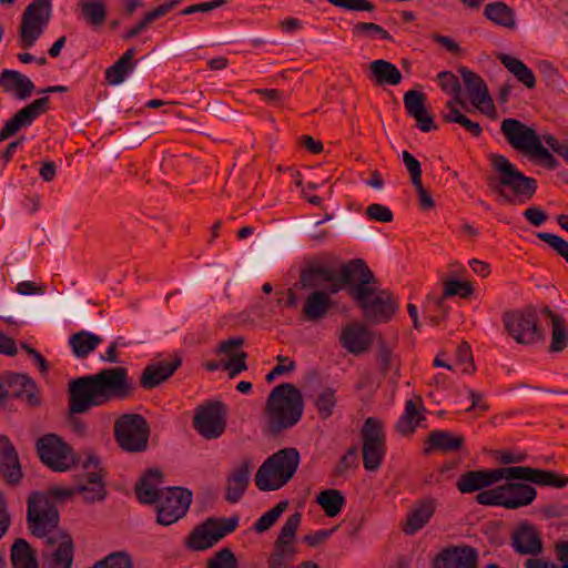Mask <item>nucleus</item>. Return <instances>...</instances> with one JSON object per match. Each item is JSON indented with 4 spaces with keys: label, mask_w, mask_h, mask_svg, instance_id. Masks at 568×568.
<instances>
[{
    "label": "nucleus",
    "mask_w": 568,
    "mask_h": 568,
    "mask_svg": "<svg viewBox=\"0 0 568 568\" xmlns=\"http://www.w3.org/2000/svg\"><path fill=\"white\" fill-rule=\"evenodd\" d=\"M247 353L240 351L230 356L223 364V369L229 372V377L234 378L240 373L247 369L246 364Z\"/></svg>",
    "instance_id": "obj_58"
},
{
    "label": "nucleus",
    "mask_w": 568,
    "mask_h": 568,
    "mask_svg": "<svg viewBox=\"0 0 568 568\" xmlns=\"http://www.w3.org/2000/svg\"><path fill=\"white\" fill-rule=\"evenodd\" d=\"M358 447L352 446L343 455L338 463L334 466L332 476L334 478H347V474L351 470H355L358 467Z\"/></svg>",
    "instance_id": "obj_49"
},
{
    "label": "nucleus",
    "mask_w": 568,
    "mask_h": 568,
    "mask_svg": "<svg viewBox=\"0 0 568 568\" xmlns=\"http://www.w3.org/2000/svg\"><path fill=\"white\" fill-rule=\"evenodd\" d=\"M510 480H524L541 487L564 488L568 485V476L555 470L532 468L529 466H510Z\"/></svg>",
    "instance_id": "obj_19"
},
{
    "label": "nucleus",
    "mask_w": 568,
    "mask_h": 568,
    "mask_svg": "<svg viewBox=\"0 0 568 568\" xmlns=\"http://www.w3.org/2000/svg\"><path fill=\"white\" fill-rule=\"evenodd\" d=\"M304 398L301 390L292 383H282L268 394L263 432L276 437L300 423L304 413Z\"/></svg>",
    "instance_id": "obj_2"
},
{
    "label": "nucleus",
    "mask_w": 568,
    "mask_h": 568,
    "mask_svg": "<svg viewBox=\"0 0 568 568\" xmlns=\"http://www.w3.org/2000/svg\"><path fill=\"white\" fill-rule=\"evenodd\" d=\"M288 506L287 500L280 501L273 508L263 514L254 524V529L256 532H265L267 531L281 517V515L285 511Z\"/></svg>",
    "instance_id": "obj_52"
},
{
    "label": "nucleus",
    "mask_w": 568,
    "mask_h": 568,
    "mask_svg": "<svg viewBox=\"0 0 568 568\" xmlns=\"http://www.w3.org/2000/svg\"><path fill=\"white\" fill-rule=\"evenodd\" d=\"M568 345V327L565 325V321L551 326V343L549 345V352L559 353L564 351Z\"/></svg>",
    "instance_id": "obj_56"
},
{
    "label": "nucleus",
    "mask_w": 568,
    "mask_h": 568,
    "mask_svg": "<svg viewBox=\"0 0 568 568\" xmlns=\"http://www.w3.org/2000/svg\"><path fill=\"white\" fill-rule=\"evenodd\" d=\"M78 8L83 21L91 28H101L106 20L108 10L104 0H79Z\"/></svg>",
    "instance_id": "obj_38"
},
{
    "label": "nucleus",
    "mask_w": 568,
    "mask_h": 568,
    "mask_svg": "<svg viewBox=\"0 0 568 568\" xmlns=\"http://www.w3.org/2000/svg\"><path fill=\"white\" fill-rule=\"evenodd\" d=\"M369 71L377 85H397L403 79L397 67L383 59L371 62Z\"/></svg>",
    "instance_id": "obj_40"
},
{
    "label": "nucleus",
    "mask_w": 568,
    "mask_h": 568,
    "mask_svg": "<svg viewBox=\"0 0 568 568\" xmlns=\"http://www.w3.org/2000/svg\"><path fill=\"white\" fill-rule=\"evenodd\" d=\"M0 475L8 486H18L23 471L18 452L7 435H0Z\"/></svg>",
    "instance_id": "obj_21"
},
{
    "label": "nucleus",
    "mask_w": 568,
    "mask_h": 568,
    "mask_svg": "<svg viewBox=\"0 0 568 568\" xmlns=\"http://www.w3.org/2000/svg\"><path fill=\"white\" fill-rule=\"evenodd\" d=\"M363 442V465L368 471L377 470L386 453L383 424L375 417H368L361 429Z\"/></svg>",
    "instance_id": "obj_9"
},
{
    "label": "nucleus",
    "mask_w": 568,
    "mask_h": 568,
    "mask_svg": "<svg viewBox=\"0 0 568 568\" xmlns=\"http://www.w3.org/2000/svg\"><path fill=\"white\" fill-rule=\"evenodd\" d=\"M192 491L184 487L162 489V497L156 503V524L170 526L184 517L192 504Z\"/></svg>",
    "instance_id": "obj_10"
},
{
    "label": "nucleus",
    "mask_w": 568,
    "mask_h": 568,
    "mask_svg": "<svg viewBox=\"0 0 568 568\" xmlns=\"http://www.w3.org/2000/svg\"><path fill=\"white\" fill-rule=\"evenodd\" d=\"M237 526V516L230 518L209 517L191 531L186 539V547L196 551L206 550L226 535L233 532Z\"/></svg>",
    "instance_id": "obj_8"
},
{
    "label": "nucleus",
    "mask_w": 568,
    "mask_h": 568,
    "mask_svg": "<svg viewBox=\"0 0 568 568\" xmlns=\"http://www.w3.org/2000/svg\"><path fill=\"white\" fill-rule=\"evenodd\" d=\"M27 504V526L32 536L48 540L60 530L58 507L48 495L33 491L29 495Z\"/></svg>",
    "instance_id": "obj_4"
},
{
    "label": "nucleus",
    "mask_w": 568,
    "mask_h": 568,
    "mask_svg": "<svg viewBox=\"0 0 568 568\" xmlns=\"http://www.w3.org/2000/svg\"><path fill=\"white\" fill-rule=\"evenodd\" d=\"M464 444L463 435L453 434L448 430H433L425 439L423 454L428 456L435 452L454 453L460 450Z\"/></svg>",
    "instance_id": "obj_29"
},
{
    "label": "nucleus",
    "mask_w": 568,
    "mask_h": 568,
    "mask_svg": "<svg viewBox=\"0 0 568 568\" xmlns=\"http://www.w3.org/2000/svg\"><path fill=\"white\" fill-rule=\"evenodd\" d=\"M91 568H133V561L125 551H116L95 562Z\"/></svg>",
    "instance_id": "obj_55"
},
{
    "label": "nucleus",
    "mask_w": 568,
    "mask_h": 568,
    "mask_svg": "<svg viewBox=\"0 0 568 568\" xmlns=\"http://www.w3.org/2000/svg\"><path fill=\"white\" fill-rule=\"evenodd\" d=\"M334 278V268L317 263H311L301 270L300 285L302 288L318 290L326 281H333Z\"/></svg>",
    "instance_id": "obj_37"
},
{
    "label": "nucleus",
    "mask_w": 568,
    "mask_h": 568,
    "mask_svg": "<svg viewBox=\"0 0 568 568\" xmlns=\"http://www.w3.org/2000/svg\"><path fill=\"white\" fill-rule=\"evenodd\" d=\"M12 568H39L36 552L30 544L18 538L11 547Z\"/></svg>",
    "instance_id": "obj_44"
},
{
    "label": "nucleus",
    "mask_w": 568,
    "mask_h": 568,
    "mask_svg": "<svg viewBox=\"0 0 568 568\" xmlns=\"http://www.w3.org/2000/svg\"><path fill=\"white\" fill-rule=\"evenodd\" d=\"M424 409L420 396H416L415 399H408L405 404L404 414L396 423V430L402 435L413 434L424 419Z\"/></svg>",
    "instance_id": "obj_36"
},
{
    "label": "nucleus",
    "mask_w": 568,
    "mask_h": 568,
    "mask_svg": "<svg viewBox=\"0 0 568 568\" xmlns=\"http://www.w3.org/2000/svg\"><path fill=\"white\" fill-rule=\"evenodd\" d=\"M101 343V336L88 331H80L69 338V345L78 358H87Z\"/></svg>",
    "instance_id": "obj_43"
},
{
    "label": "nucleus",
    "mask_w": 568,
    "mask_h": 568,
    "mask_svg": "<svg viewBox=\"0 0 568 568\" xmlns=\"http://www.w3.org/2000/svg\"><path fill=\"white\" fill-rule=\"evenodd\" d=\"M115 443L126 453H142L149 447L150 426L140 414H123L113 425Z\"/></svg>",
    "instance_id": "obj_5"
},
{
    "label": "nucleus",
    "mask_w": 568,
    "mask_h": 568,
    "mask_svg": "<svg viewBox=\"0 0 568 568\" xmlns=\"http://www.w3.org/2000/svg\"><path fill=\"white\" fill-rule=\"evenodd\" d=\"M437 78H438L440 88L445 92L454 95L457 103H463L459 98L462 87H460L458 78L450 71L439 72Z\"/></svg>",
    "instance_id": "obj_57"
},
{
    "label": "nucleus",
    "mask_w": 568,
    "mask_h": 568,
    "mask_svg": "<svg viewBox=\"0 0 568 568\" xmlns=\"http://www.w3.org/2000/svg\"><path fill=\"white\" fill-rule=\"evenodd\" d=\"M296 554L297 549L295 545L274 542L273 551L267 560L268 568H288L295 560Z\"/></svg>",
    "instance_id": "obj_47"
},
{
    "label": "nucleus",
    "mask_w": 568,
    "mask_h": 568,
    "mask_svg": "<svg viewBox=\"0 0 568 568\" xmlns=\"http://www.w3.org/2000/svg\"><path fill=\"white\" fill-rule=\"evenodd\" d=\"M301 456L296 448L288 447L277 450L264 460L263 471L275 470L285 486L295 475Z\"/></svg>",
    "instance_id": "obj_23"
},
{
    "label": "nucleus",
    "mask_w": 568,
    "mask_h": 568,
    "mask_svg": "<svg viewBox=\"0 0 568 568\" xmlns=\"http://www.w3.org/2000/svg\"><path fill=\"white\" fill-rule=\"evenodd\" d=\"M36 449L40 460L53 471H68L79 463L72 447L53 433L40 437Z\"/></svg>",
    "instance_id": "obj_7"
},
{
    "label": "nucleus",
    "mask_w": 568,
    "mask_h": 568,
    "mask_svg": "<svg viewBox=\"0 0 568 568\" xmlns=\"http://www.w3.org/2000/svg\"><path fill=\"white\" fill-rule=\"evenodd\" d=\"M544 519H567L568 518V504L554 501L544 505L539 509Z\"/></svg>",
    "instance_id": "obj_63"
},
{
    "label": "nucleus",
    "mask_w": 568,
    "mask_h": 568,
    "mask_svg": "<svg viewBox=\"0 0 568 568\" xmlns=\"http://www.w3.org/2000/svg\"><path fill=\"white\" fill-rule=\"evenodd\" d=\"M445 296L459 295L463 298H467L473 292L474 287L470 282L450 280L444 284Z\"/></svg>",
    "instance_id": "obj_62"
},
{
    "label": "nucleus",
    "mask_w": 568,
    "mask_h": 568,
    "mask_svg": "<svg viewBox=\"0 0 568 568\" xmlns=\"http://www.w3.org/2000/svg\"><path fill=\"white\" fill-rule=\"evenodd\" d=\"M404 106L412 118L416 120L417 128L423 132L437 130L434 116L426 110V95L422 91L409 90L404 94Z\"/></svg>",
    "instance_id": "obj_26"
},
{
    "label": "nucleus",
    "mask_w": 568,
    "mask_h": 568,
    "mask_svg": "<svg viewBox=\"0 0 568 568\" xmlns=\"http://www.w3.org/2000/svg\"><path fill=\"white\" fill-rule=\"evenodd\" d=\"M43 568H72L74 541L67 530H58L44 540Z\"/></svg>",
    "instance_id": "obj_14"
},
{
    "label": "nucleus",
    "mask_w": 568,
    "mask_h": 568,
    "mask_svg": "<svg viewBox=\"0 0 568 568\" xmlns=\"http://www.w3.org/2000/svg\"><path fill=\"white\" fill-rule=\"evenodd\" d=\"M352 36L358 39H375L376 37H379L383 40L394 41L388 31L374 22H357L352 28Z\"/></svg>",
    "instance_id": "obj_50"
},
{
    "label": "nucleus",
    "mask_w": 568,
    "mask_h": 568,
    "mask_svg": "<svg viewBox=\"0 0 568 568\" xmlns=\"http://www.w3.org/2000/svg\"><path fill=\"white\" fill-rule=\"evenodd\" d=\"M490 164L498 175L487 178L488 187L506 203L515 205L531 200L537 191V181L518 171L507 158L490 155Z\"/></svg>",
    "instance_id": "obj_3"
},
{
    "label": "nucleus",
    "mask_w": 568,
    "mask_h": 568,
    "mask_svg": "<svg viewBox=\"0 0 568 568\" xmlns=\"http://www.w3.org/2000/svg\"><path fill=\"white\" fill-rule=\"evenodd\" d=\"M528 155L535 160H538L548 170H555L559 165L557 159L548 151V149L542 145L541 140H539V142L534 146Z\"/></svg>",
    "instance_id": "obj_61"
},
{
    "label": "nucleus",
    "mask_w": 568,
    "mask_h": 568,
    "mask_svg": "<svg viewBox=\"0 0 568 568\" xmlns=\"http://www.w3.org/2000/svg\"><path fill=\"white\" fill-rule=\"evenodd\" d=\"M82 466L84 469L83 481L78 485L77 493L83 496V500L87 504L103 501L106 490L100 459L94 455H90Z\"/></svg>",
    "instance_id": "obj_16"
},
{
    "label": "nucleus",
    "mask_w": 568,
    "mask_h": 568,
    "mask_svg": "<svg viewBox=\"0 0 568 568\" xmlns=\"http://www.w3.org/2000/svg\"><path fill=\"white\" fill-rule=\"evenodd\" d=\"M435 510L433 500L422 501L408 516L404 531L414 535L430 519Z\"/></svg>",
    "instance_id": "obj_45"
},
{
    "label": "nucleus",
    "mask_w": 568,
    "mask_h": 568,
    "mask_svg": "<svg viewBox=\"0 0 568 568\" xmlns=\"http://www.w3.org/2000/svg\"><path fill=\"white\" fill-rule=\"evenodd\" d=\"M51 0H34L24 10L20 26V45L33 47L51 18Z\"/></svg>",
    "instance_id": "obj_11"
},
{
    "label": "nucleus",
    "mask_w": 568,
    "mask_h": 568,
    "mask_svg": "<svg viewBox=\"0 0 568 568\" xmlns=\"http://www.w3.org/2000/svg\"><path fill=\"white\" fill-rule=\"evenodd\" d=\"M497 59L527 89L536 87L534 72L521 60L506 53H498Z\"/></svg>",
    "instance_id": "obj_41"
},
{
    "label": "nucleus",
    "mask_w": 568,
    "mask_h": 568,
    "mask_svg": "<svg viewBox=\"0 0 568 568\" xmlns=\"http://www.w3.org/2000/svg\"><path fill=\"white\" fill-rule=\"evenodd\" d=\"M365 213L371 220H375L382 223H390L394 220L392 210L379 203H373L368 205Z\"/></svg>",
    "instance_id": "obj_64"
},
{
    "label": "nucleus",
    "mask_w": 568,
    "mask_h": 568,
    "mask_svg": "<svg viewBox=\"0 0 568 568\" xmlns=\"http://www.w3.org/2000/svg\"><path fill=\"white\" fill-rule=\"evenodd\" d=\"M337 274L346 285V292L353 300H362L378 281L366 263L361 258L351 260L342 265Z\"/></svg>",
    "instance_id": "obj_13"
},
{
    "label": "nucleus",
    "mask_w": 568,
    "mask_h": 568,
    "mask_svg": "<svg viewBox=\"0 0 568 568\" xmlns=\"http://www.w3.org/2000/svg\"><path fill=\"white\" fill-rule=\"evenodd\" d=\"M264 463L258 467L254 481L261 491H273L281 489L284 485L281 483L280 476L275 470L267 469L263 471Z\"/></svg>",
    "instance_id": "obj_51"
},
{
    "label": "nucleus",
    "mask_w": 568,
    "mask_h": 568,
    "mask_svg": "<svg viewBox=\"0 0 568 568\" xmlns=\"http://www.w3.org/2000/svg\"><path fill=\"white\" fill-rule=\"evenodd\" d=\"M336 402V390L334 388L325 387L324 389H322L314 402L320 418H329L333 415Z\"/></svg>",
    "instance_id": "obj_48"
},
{
    "label": "nucleus",
    "mask_w": 568,
    "mask_h": 568,
    "mask_svg": "<svg viewBox=\"0 0 568 568\" xmlns=\"http://www.w3.org/2000/svg\"><path fill=\"white\" fill-rule=\"evenodd\" d=\"M301 520L302 514L300 511L292 514L282 526L275 542H280L281 545H294L296 531L301 525Z\"/></svg>",
    "instance_id": "obj_53"
},
{
    "label": "nucleus",
    "mask_w": 568,
    "mask_h": 568,
    "mask_svg": "<svg viewBox=\"0 0 568 568\" xmlns=\"http://www.w3.org/2000/svg\"><path fill=\"white\" fill-rule=\"evenodd\" d=\"M206 568H239V562L234 552L224 547L207 559Z\"/></svg>",
    "instance_id": "obj_54"
},
{
    "label": "nucleus",
    "mask_w": 568,
    "mask_h": 568,
    "mask_svg": "<svg viewBox=\"0 0 568 568\" xmlns=\"http://www.w3.org/2000/svg\"><path fill=\"white\" fill-rule=\"evenodd\" d=\"M458 71L469 94L470 102L477 108L488 105L494 110L493 99L485 81L466 67H460Z\"/></svg>",
    "instance_id": "obj_33"
},
{
    "label": "nucleus",
    "mask_w": 568,
    "mask_h": 568,
    "mask_svg": "<svg viewBox=\"0 0 568 568\" xmlns=\"http://www.w3.org/2000/svg\"><path fill=\"white\" fill-rule=\"evenodd\" d=\"M500 130L515 150H519L527 155L540 140L532 128L527 126L517 119H505L501 122Z\"/></svg>",
    "instance_id": "obj_20"
},
{
    "label": "nucleus",
    "mask_w": 568,
    "mask_h": 568,
    "mask_svg": "<svg viewBox=\"0 0 568 568\" xmlns=\"http://www.w3.org/2000/svg\"><path fill=\"white\" fill-rule=\"evenodd\" d=\"M504 508L518 509L530 505L537 497V490L529 484L508 480L503 485Z\"/></svg>",
    "instance_id": "obj_30"
},
{
    "label": "nucleus",
    "mask_w": 568,
    "mask_h": 568,
    "mask_svg": "<svg viewBox=\"0 0 568 568\" xmlns=\"http://www.w3.org/2000/svg\"><path fill=\"white\" fill-rule=\"evenodd\" d=\"M434 568H477L478 552L474 547L444 549L434 560Z\"/></svg>",
    "instance_id": "obj_25"
},
{
    "label": "nucleus",
    "mask_w": 568,
    "mask_h": 568,
    "mask_svg": "<svg viewBox=\"0 0 568 568\" xmlns=\"http://www.w3.org/2000/svg\"><path fill=\"white\" fill-rule=\"evenodd\" d=\"M497 59L527 89L536 87L534 72L521 60L506 53H498Z\"/></svg>",
    "instance_id": "obj_42"
},
{
    "label": "nucleus",
    "mask_w": 568,
    "mask_h": 568,
    "mask_svg": "<svg viewBox=\"0 0 568 568\" xmlns=\"http://www.w3.org/2000/svg\"><path fill=\"white\" fill-rule=\"evenodd\" d=\"M194 429L205 439L220 438L226 428V407L222 402H209L195 409Z\"/></svg>",
    "instance_id": "obj_12"
},
{
    "label": "nucleus",
    "mask_w": 568,
    "mask_h": 568,
    "mask_svg": "<svg viewBox=\"0 0 568 568\" xmlns=\"http://www.w3.org/2000/svg\"><path fill=\"white\" fill-rule=\"evenodd\" d=\"M377 287L373 285L362 300H353L362 310L363 316L371 323H387L397 310L396 301L386 291L376 295Z\"/></svg>",
    "instance_id": "obj_15"
},
{
    "label": "nucleus",
    "mask_w": 568,
    "mask_h": 568,
    "mask_svg": "<svg viewBox=\"0 0 568 568\" xmlns=\"http://www.w3.org/2000/svg\"><path fill=\"white\" fill-rule=\"evenodd\" d=\"M4 382L9 388V397L23 398L32 407L40 405L36 383L28 375L8 372L4 373Z\"/></svg>",
    "instance_id": "obj_28"
},
{
    "label": "nucleus",
    "mask_w": 568,
    "mask_h": 568,
    "mask_svg": "<svg viewBox=\"0 0 568 568\" xmlns=\"http://www.w3.org/2000/svg\"><path fill=\"white\" fill-rule=\"evenodd\" d=\"M537 237L540 241L547 243L554 251L557 252L558 255H560L568 263V242L566 240L556 234L547 232L538 233Z\"/></svg>",
    "instance_id": "obj_60"
},
{
    "label": "nucleus",
    "mask_w": 568,
    "mask_h": 568,
    "mask_svg": "<svg viewBox=\"0 0 568 568\" xmlns=\"http://www.w3.org/2000/svg\"><path fill=\"white\" fill-rule=\"evenodd\" d=\"M317 504L322 507L327 517L337 516L345 505V497L342 491L331 488L322 490L316 497Z\"/></svg>",
    "instance_id": "obj_46"
},
{
    "label": "nucleus",
    "mask_w": 568,
    "mask_h": 568,
    "mask_svg": "<svg viewBox=\"0 0 568 568\" xmlns=\"http://www.w3.org/2000/svg\"><path fill=\"white\" fill-rule=\"evenodd\" d=\"M476 501L484 506H501L504 507L503 485L493 489H483L476 496Z\"/></svg>",
    "instance_id": "obj_59"
},
{
    "label": "nucleus",
    "mask_w": 568,
    "mask_h": 568,
    "mask_svg": "<svg viewBox=\"0 0 568 568\" xmlns=\"http://www.w3.org/2000/svg\"><path fill=\"white\" fill-rule=\"evenodd\" d=\"M339 343L348 353L361 355L373 344V333L363 323H351L343 327Z\"/></svg>",
    "instance_id": "obj_24"
},
{
    "label": "nucleus",
    "mask_w": 568,
    "mask_h": 568,
    "mask_svg": "<svg viewBox=\"0 0 568 568\" xmlns=\"http://www.w3.org/2000/svg\"><path fill=\"white\" fill-rule=\"evenodd\" d=\"M50 100L48 97L33 100L30 104L19 110L10 118L0 130V142L14 135L22 128L30 126L33 121L49 110Z\"/></svg>",
    "instance_id": "obj_18"
},
{
    "label": "nucleus",
    "mask_w": 568,
    "mask_h": 568,
    "mask_svg": "<svg viewBox=\"0 0 568 568\" xmlns=\"http://www.w3.org/2000/svg\"><path fill=\"white\" fill-rule=\"evenodd\" d=\"M484 16L493 23L514 30L516 28V13L504 1H494L485 6Z\"/></svg>",
    "instance_id": "obj_39"
},
{
    "label": "nucleus",
    "mask_w": 568,
    "mask_h": 568,
    "mask_svg": "<svg viewBox=\"0 0 568 568\" xmlns=\"http://www.w3.org/2000/svg\"><path fill=\"white\" fill-rule=\"evenodd\" d=\"M508 471H510V467L467 470L458 477L456 488L460 494H473L488 488L501 479L510 480Z\"/></svg>",
    "instance_id": "obj_17"
},
{
    "label": "nucleus",
    "mask_w": 568,
    "mask_h": 568,
    "mask_svg": "<svg viewBox=\"0 0 568 568\" xmlns=\"http://www.w3.org/2000/svg\"><path fill=\"white\" fill-rule=\"evenodd\" d=\"M181 357L171 362H158L149 364L142 372L140 384L144 389H153L169 379L181 366Z\"/></svg>",
    "instance_id": "obj_31"
},
{
    "label": "nucleus",
    "mask_w": 568,
    "mask_h": 568,
    "mask_svg": "<svg viewBox=\"0 0 568 568\" xmlns=\"http://www.w3.org/2000/svg\"><path fill=\"white\" fill-rule=\"evenodd\" d=\"M0 87L4 92L13 93L18 100L28 99L34 90V84L28 77L9 69L0 73Z\"/></svg>",
    "instance_id": "obj_35"
},
{
    "label": "nucleus",
    "mask_w": 568,
    "mask_h": 568,
    "mask_svg": "<svg viewBox=\"0 0 568 568\" xmlns=\"http://www.w3.org/2000/svg\"><path fill=\"white\" fill-rule=\"evenodd\" d=\"M135 389L124 366L103 368L94 375L74 378L68 385L69 414H85L93 407L125 400L134 395Z\"/></svg>",
    "instance_id": "obj_1"
},
{
    "label": "nucleus",
    "mask_w": 568,
    "mask_h": 568,
    "mask_svg": "<svg viewBox=\"0 0 568 568\" xmlns=\"http://www.w3.org/2000/svg\"><path fill=\"white\" fill-rule=\"evenodd\" d=\"M163 473L158 468L148 469L135 484V496L141 504L152 505L162 497L159 485L162 483Z\"/></svg>",
    "instance_id": "obj_32"
},
{
    "label": "nucleus",
    "mask_w": 568,
    "mask_h": 568,
    "mask_svg": "<svg viewBox=\"0 0 568 568\" xmlns=\"http://www.w3.org/2000/svg\"><path fill=\"white\" fill-rule=\"evenodd\" d=\"M503 323L507 333L523 345H534L545 337L544 328L534 307L507 311L503 314Z\"/></svg>",
    "instance_id": "obj_6"
},
{
    "label": "nucleus",
    "mask_w": 568,
    "mask_h": 568,
    "mask_svg": "<svg viewBox=\"0 0 568 568\" xmlns=\"http://www.w3.org/2000/svg\"><path fill=\"white\" fill-rule=\"evenodd\" d=\"M251 462L244 460L240 467L234 469L225 483V500L235 504L240 501L250 483Z\"/></svg>",
    "instance_id": "obj_34"
},
{
    "label": "nucleus",
    "mask_w": 568,
    "mask_h": 568,
    "mask_svg": "<svg viewBox=\"0 0 568 568\" xmlns=\"http://www.w3.org/2000/svg\"><path fill=\"white\" fill-rule=\"evenodd\" d=\"M510 546L518 555L538 556L544 550L540 532L528 521L520 523L514 529Z\"/></svg>",
    "instance_id": "obj_22"
},
{
    "label": "nucleus",
    "mask_w": 568,
    "mask_h": 568,
    "mask_svg": "<svg viewBox=\"0 0 568 568\" xmlns=\"http://www.w3.org/2000/svg\"><path fill=\"white\" fill-rule=\"evenodd\" d=\"M334 307V301L323 290H312L305 297L301 314L302 318L310 323H318L327 317Z\"/></svg>",
    "instance_id": "obj_27"
}]
</instances>
